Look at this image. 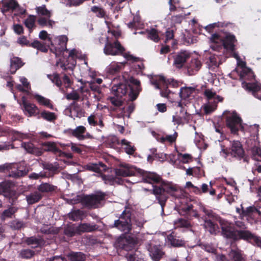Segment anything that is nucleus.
Returning a JSON list of instances; mask_svg holds the SVG:
<instances>
[{
	"instance_id": "nucleus-61",
	"label": "nucleus",
	"mask_w": 261,
	"mask_h": 261,
	"mask_svg": "<svg viewBox=\"0 0 261 261\" xmlns=\"http://www.w3.org/2000/svg\"><path fill=\"white\" fill-rule=\"evenodd\" d=\"M255 211H258V210L254 206H249L246 209L242 208V215L243 216H250Z\"/></svg>"
},
{
	"instance_id": "nucleus-18",
	"label": "nucleus",
	"mask_w": 261,
	"mask_h": 261,
	"mask_svg": "<svg viewBox=\"0 0 261 261\" xmlns=\"http://www.w3.org/2000/svg\"><path fill=\"white\" fill-rule=\"evenodd\" d=\"M190 57V54L187 51L178 52L174 56L173 65L177 68L181 69Z\"/></svg>"
},
{
	"instance_id": "nucleus-5",
	"label": "nucleus",
	"mask_w": 261,
	"mask_h": 261,
	"mask_svg": "<svg viewBox=\"0 0 261 261\" xmlns=\"http://www.w3.org/2000/svg\"><path fill=\"white\" fill-rule=\"evenodd\" d=\"M133 211L132 206H126L119 219L115 220L114 224L111 226V228H116L125 234L129 233L132 229V216Z\"/></svg>"
},
{
	"instance_id": "nucleus-58",
	"label": "nucleus",
	"mask_w": 261,
	"mask_h": 261,
	"mask_svg": "<svg viewBox=\"0 0 261 261\" xmlns=\"http://www.w3.org/2000/svg\"><path fill=\"white\" fill-rule=\"evenodd\" d=\"M182 119L184 120L186 123H188L191 120V115L187 112L182 116H177L176 117L174 116H173V121L176 122L177 124L181 122Z\"/></svg>"
},
{
	"instance_id": "nucleus-39",
	"label": "nucleus",
	"mask_w": 261,
	"mask_h": 261,
	"mask_svg": "<svg viewBox=\"0 0 261 261\" xmlns=\"http://www.w3.org/2000/svg\"><path fill=\"white\" fill-rule=\"evenodd\" d=\"M24 64V63L20 58L14 57L10 60L11 69L13 70L12 73H15L17 70L20 68Z\"/></svg>"
},
{
	"instance_id": "nucleus-56",
	"label": "nucleus",
	"mask_w": 261,
	"mask_h": 261,
	"mask_svg": "<svg viewBox=\"0 0 261 261\" xmlns=\"http://www.w3.org/2000/svg\"><path fill=\"white\" fill-rule=\"evenodd\" d=\"M34 255L35 251L29 249H22L20 251L19 253V256L21 258L24 259L31 258Z\"/></svg>"
},
{
	"instance_id": "nucleus-33",
	"label": "nucleus",
	"mask_w": 261,
	"mask_h": 261,
	"mask_svg": "<svg viewBox=\"0 0 261 261\" xmlns=\"http://www.w3.org/2000/svg\"><path fill=\"white\" fill-rule=\"evenodd\" d=\"M37 118H42L47 121L53 122L57 119V116L55 113L43 110L41 112H39V114L38 115Z\"/></svg>"
},
{
	"instance_id": "nucleus-60",
	"label": "nucleus",
	"mask_w": 261,
	"mask_h": 261,
	"mask_svg": "<svg viewBox=\"0 0 261 261\" xmlns=\"http://www.w3.org/2000/svg\"><path fill=\"white\" fill-rule=\"evenodd\" d=\"M178 156L181 158V161L184 164H187L193 161V156L190 154L179 153Z\"/></svg>"
},
{
	"instance_id": "nucleus-59",
	"label": "nucleus",
	"mask_w": 261,
	"mask_h": 261,
	"mask_svg": "<svg viewBox=\"0 0 261 261\" xmlns=\"http://www.w3.org/2000/svg\"><path fill=\"white\" fill-rule=\"evenodd\" d=\"M177 136V133L175 132L173 135H166L165 137H162L161 142L162 143L168 142L172 144L176 141Z\"/></svg>"
},
{
	"instance_id": "nucleus-10",
	"label": "nucleus",
	"mask_w": 261,
	"mask_h": 261,
	"mask_svg": "<svg viewBox=\"0 0 261 261\" xmlns=\"http://www.w3.org/2000/svg\"><path fill=\"white\" fill-rule=\"evenodd\" d=\"M115 173L116 176V177L106 176V175L102 177V179L105 180L106 184H109L111 185H113L115 183L122 185L123 184V180L121 178L119 177V176H131L134 174V172L127 167L116 168L115 169Z\"/></svg>"
},
{
	"instance_id": "nucleus-53",
	"label": "nucleus",
	"mask_w": 261,
	"mask_h": 261,
	"mask_svg": "<svg viewBox=\"0 0 261 261\" xmlns=\"http://www.w3.org/2000/svg\"><path fill=\"white\" fill-rule=\"evenodd\" d=\"M24 242L28 245H33V247H37L41 244L42 241L35 237H31L27 238L24 240Z\"/></svg>"
},
{
	"instance_id": "nucleus-36",
	"label": "nucleus",
	"mask_w": 261,
	"mask_h": 261,
	"mask_svg": "<svg viewBox=\"0 0 261 261\" xmlns=\"http://www.w3.org/2000/svg\"><path fill=\"white\" fill-rule=\"evenodd\" d=\"M193 205L192 204L182 206L180 211L181 212H184L185 214L187 215L189 217H194L198 218L199 215L198 212L196 210L193 209Z\"/></svg>"
},
{
	"instance_id": "nucleus-19",
	"label": "nucleus",
	"mask_w": 261,
	"mask_h": 261,
	"mask_svg": "<svg viewBox=\"0 0 261 261\" xmlns=\"http://www.w3.org/2000/svg\"><path fill=\"white\" fill-rule=\"evenodd\" d=\"M68 38L65 35L60 36L56 38L54 42L57 44V46H55L56 51V55H60L64 53V51H68L67 48V43L68 41Z\"/></svg>"
},
{
	"instance_id": "nucleus-29",
	"label": "nucleus",
	"mask_w": 261,
	"mask_h": 261,
	"mask_svg": "<svg viewBox=\"0 0 261 261\" xmlns=\"http://www.w3.org/2000/svg\"><path fill=\"white\" fill-rule=\"evenodd\" d=\"M230 256L232 261H247L246 255L239 248L231 249Z\"/></svg>"
},
{
	"instance_id": "nucleus-37",
	"label": "nucleus",
	"mask_w": 261,
	"mask_h": 261,
	"mask_svg": "<svg viewBox=\"0 0 261 261\" xmlns=\"http://www.w3.org/2000/svg\"><path fill=\"white\" fill-rule=\"evenodd\" d=\"M34 97L40 105L45 106L50 109H54V106L50 99L39 94H35Z\"/></svg>"
},
{
	"instance_id": "nucleus-30",
	"label": "nucleus",
	"mask_w": 261,
	"mask_h": 261,
	"mask_svg": "<svg viewBox=\"0 0 261 261\" xmlns=\"http://www.w3.org/2000/svg\"><path fill=\"white\" fill-rule=\"evenodd\" d=\"M85 168L90 171L100 173L102 170L106 171L107 166L101 162L96 163H89L85 166Z\"/></svg>"
},
{
	"instance_id": "nucleus-27",
	"label": "nucleus",
	"mask_w": 261,
	"mask_h": 261,
	"mask_svg": "<svg viewBox=\"0 0 261 261\" xmlns=\"http://www.w3.org/2000/svg\"><path fill=\"white\" fill-rule=\"evenodd\" d=\"M126 62H112L108 67V72L110 74H116L124 68Z\"/></svg>"
},
{
	"instance_id": "nucleus-15",
	"label": "nucleus",
	"mask_w": 261,
	"mask_h": 261,
	"mask_svg": "<svg viewBox=\"0 0 261 261\" xmlns=\"http://www.w3.org/2000/svg\"><path fill=\"white\" fill-rule=\"evenodd\" d=\"M129 92V87L126 83L123 82L122 77L118 84L114 85L112 87V93L117 97L122 98Z\"/></svg>"
},
{
	"instance_id": "nucleus-13",
	"label": "nucleus",
	"mask_w": 261,
	"mask_h": 261,
	"mask_svg": "<svg viewBox=\"0 0 261 261\" xmlns=\"http://www.w3.org/2000/svg\"><path fill=\"white\" fill-rule=\"evenodd\" d=\"M23 111L28 117L38 116L39 114L38 108L35 105L28 102L25 96L21 98Z\"/></svg>"
},
{
	"instance_id": "nucleus-14",
	"label": "nucleus",
	"mask_w": 261,
	"mask_h": 261,
	"mask_svg": "<svg viewBox=\"0 0 261 261\" xmlns=\"http://www.w3.org/2000/svg\"><path fill=\"white\" fill-rule=\"evenodd\" d=\"M47 77L53 83L59 88L62 87L63 83L65 84L66 88L70 87L72 84L69 76L65 73L63 74L62 77L63 81L61 80L60 75L57 73H54L53 74H48Z\"/></svg>"
},
{
	"instance_id": "nucleus-2",
	"label": "nucleus",
	"mask_w": 261,
	"mask_h": 261,
	"mask_svg": "<svg viewBox=\"0 0 261 261\" xmlns=\"http://www.w3.org/2000/svg\"><path fill=\"white\" fill-rule=\"evenodd\" d=\"M240 80L242 81V86L246 91L251 92L255 98L261 100V84L252 82L255 80V75L249 68L243 69L240 72Z\"/></svg>"
},
{
	"instance_id": "nucleus-28",
	"label": "nucleus",
	"mask_w": 261,
	"mask_h": 261,
	"mask_svg": "<svg viewBox=\"0 0 261 261\" xmlns=\"http://www.w3.org/2000/svg\"><path fill=\"white\" fill-rule=\"evenodd\" d=\"M68 218L73 221L83 220L86 217V212L80 209H72L67 215Z\"/></svg>"
},
{
	"instance_id": "nucleus-22",
	"label": "nucleus",
	"mask_w": 261,
	"mask_h": 261,
	"mask_svg": "<svg viewBox=\"0 0 261 261\" xmlns=\"http://www.w3.org/2000/svg\"><path fill=\"white\" fill-rule=\"evenodd\" d=\"M28 170L23 167H18L17 165L12 164V168L9 171V175L14 178L25 176L28 174Z\"/></svg>"
},
{
	"instance_id": "nucleus-35",
	"label": "nucleus",
	"mask_w": 261,
	"mask_h": 261,
	"mask_svg": "<svg viewBox=\"0 0 261 261\" xmlns=\"http://www.w3.org/2000/svg\"><path fill=\"white\" fill-rule=\"evenodd\" d=\"M195 91V89L193 87H182L179 94L181 99L186 100L190 98Z\"/></svg>"
},
{
	"instance_id": "nucleus-12",
	"label": "nucleus",
	"mask_w": 261,
	"mask_h": 261,
	"mask_svg": "<svg viewBox=\"0 0 261 261\" xmlns=\"http://www.w3.org/2000/svg\"><path fill=\"white\" fill-rule=\"evenodd\" d=\"M14 183L10 180H5L0 182V195L9 199L13 198L16 194L14 189Z\"/></svg>"
},
{
	"instance_id": "nucleus-40",
	"label": "nucleus",
	"mask_w": 261,
	"mask_h": 261,
	"mask_svg": "<svg viewBox=\"0 0 261 261\" xmlns=\"http://www.w3.org/2000/svg\"><path fill=\"white\" fill-rule=\"evenodd\" d=\"M202 211L205 214L202 217L204 221H205V219L218 220L220 218L219 216L214 213L212 210L207 209L206 208L203 207L202 208Z\"/></svg>"
},
{
	"instance_id": "nucleus-24",
	"label": "nucleus",
	"mask_w": 261,
	"mask_h": 261,
	"mask_svg": "<svg viewBox=\"0 0 261 261\" xmlns=\"http://www.w3.org/2000/svg\"><path fill=\"white\" fill-rule=\"evenodd\" d=\"M133 240L130 238L129 239L126 238H119L117 241V247L126 251L130 250L133 247Z\"/></svg>"
},
{
	"instance_id": "nucleus-48",
	"label": "nucleus",
	"mask_w": 261,
	"mask_h": 261,
	"mask_svg": "<svg viewBox=\"0 0 261 261\" xmlns=\"http://www.w3.org/2000/svg\"><path fill=\"white\" fill-rule=\"evenodd\" d=\"M36 17L34 15H30L24 20L25 26L29 29L30 33H32L33 29L35 27Z\"/></svg>"
},
{
	"instance_id": "nucleus-49",
	"label": "nucleus",
	"mask_w": 261,
	"mask_h": 261,
	"mask_svg": "<svg viewBox=\"0 0 261 261\" xmlns=\"http://www.w3.org/2000/svg\"><path fill=\"white\" fill-rule=\"evenodd\" d=\"M43 146L45 148V150L48 151H51L54 153L60 152V149L57 146L54 142H47L42 144Z\"/></svg>"
},
{
	"instance_id": "nucleus-4",
	"label": "nucleus",
	"mask_w": 261,
	"mask_h": 261,
	"mask_svg": "<svg viewBox=\"0 0 261 261\" xmlns=\"http://www.w3.org/2000/svg\"><path fill=\"white\" fill-rule=\"evenodd\" d=\"M151 83L156 89L160 90V93L162 97H167L171 94L175 92L172 91L169 88H178L179 83L173 79L166 80L162 75H156L152 77L150 80Z\"/></svg>"
},
{
	"instance_id": "nucleus-23",
	"label": "nucleus",
	"mask_w": 261,
	"mask_h": 261,
	"mask_svg": "<svg viewBox=\"0 0 261 261\" xmlns=\"http://www.w3.org/2000/svg\"><path fill=\"white\" fill-rule=\"evenodd\" d=\"M98 229V226L94 223H81L77 226L76 230L78 234L81 235L85 232H93Z\"/></svg>"
},
{
	"instance_id": "nucleus-3",
	"label": "nucleus",
	"mask_w": 261,
	"mask_h": 261,
	"mask_svg": "<svg viewBox=\"0 0 261 261\" xmlns=\"http://www.w3.org/2000/svg\"><path fill=\"white\" fill-rule=\"evenodd\" d=\"M221 227L222 236L233 242L240 240H244L247 243L250 239L252 232L250 230H238V229L231 226L229 224L223 222H220Z\"/></svg>"
},
{
	"instance_id": "nucleus-38",
	"label": "nucleus",
	"mask_w": 261,
	"mask_h": 261,
	"mask_svg": "<svg viewBox=\"0 0 261 261\" xmlns=\"http://www.w3.org/2000/svg\"><path fill=\"white\" fill-rule=\"evenodd\" d=\"M31 46L32 47L45 53L48 51L49 47V46L46 45V43L41 42L37 40H34V41L31 43Z\"/></svg>"
},
{
	"instance_id": "nucleus-21",
	"label": "nucleus",
	"mask_w": 261,
	"mask_h": 261,
	"mask_svg": "<svg viewBox=\"0 0 261 261\" xmlns=\"http://www.w3.org/2000/svg\"><path fill=\"white\" fill-rule=\"evenodd\" d=\"M236 42H237L236 37L234 35L231 34L226 35V36L222 39V43L224 48L230 51H234V43Z\"/></svg>"
},
{
	"instance_id": "nucleus-26",
	"label": "nucleus",
	"mask_w": 261,
	"mask_h": 261,
	"mask_svg": "<svg viewBox=\"0 0 261 261\" xmlns=\"http://www.w3.org/2000/svg\"><path fill=\"white\" fill-rule=\"evenodd\" d=\"M202 64L198 59H192L187 65L188 72L190 75L195 74L200 69Z\"/></svg>"
},
{
	"instance_id": "nucleus-50",
	"label": "nucleus",
	"mask_w": 261,
	"mask_h": 261,
	"mask_svg": "<svg viewBox=\"0 0 261 261\" xmlns=\"http://www.w3.org/2000/svg\"><path fill=\"white\" fill-rule=\"evenodd\" d=\"M76 229L77 226L73 224L65 228L64 230V233L68 237H72L76 234H78V231Z\"/></svg>"
},
{
	"instance_id": "nucleus-16",
	"label": "nucleus",
	"mask_w": 261,
	"mask_h": 261,
	"mask_svg": "<svg viewBox=\"0 0 261 261\" xmlns=\"http://www.w3.org/2000/svg\"><path fill=\"white\" fill-rule=\"evenodd\" d=\"M167 242L174 248L185 247L186 241L181 237L177 236L174 232H172L167 237Z\"/></svg>"
},
{
	"instance_id": "nucleus-1",
	"label": "nucleus",
	"mask_w": 261,
	"mask_h": 261,
	"mask_svg": "<svg viewBox=\"0 0 261 261\" xmlns=\"http://www.w3.org/2000/svg\"><path fill=\"white\" fill-rule=\"evenodd\" d=\"M178 189L176 185L171 182L162 180L160 185L153 186L152 194L155 196L162 208V213H164V207L166 205L169 195L176 198L178 197L176 193Z\"/></svg>"
},
{
	"instance_id": "nucleus-57",
	"label": "nucleus",
	"mask_w": 261,
	"mask_h": 261,
	"mask_svg": "<svg viewBox=\"0 0 261 261\" xmlns=\"http://www.w3.org/2000/svg\"><path fill=\"white\" fill-rule=\"evenodd\" d=\"M36 12L39 15L45 16L49 18L51 17V13L49 10L46 8L45 5L37 7L36 8Z\"/></svg>"
},
{
	"instance_id": "nucleus-32",
	"label": "nucleus",
	"mask_w": 261,
	"mask_h": 261,
	"mask_svg": "<svg viewBox=\"0 0 261 261\" xmlns=\"http://www.w3.org/2000/svg\"><path fill=\"white\" fill-rule=\"evenodd\" d=\"M70 261H85L86 255L82 252L71 251L67 255Z\"/></svg>"
},
{
	"instance_id": "nucleus-9",
	"label": "nucleus",
	"mask_w": 261,
	"mask_h": 261,
	"mask_svg": "<svg viewBox=\"0 0 261 261\" xmlns=\"http://www.w3.org/2000/svg\"><path fill=\"white\" fill-rule=\"evenodd\" d=\"M122 78L123 82L126 83L129 87V99L131 101H134L137 98L140 92L142 90L140 81L135 79L132 76H130V75L126 72L123 73Z\"/></svg>"
},
{
	"instance_id": "nucleus-52",
	"label": "nucleus",
	"mask_w": 261,
	"mask_h": 261,
	"mask_svg": "<svg viewBox=\"0 0 261 261\" xmlns=\"http://www.w3.org/2000/svg\"><path fill=\"white\" fill-rule=\"evenodd\" d=\"M248 243L261 249V237L254 233H252Z\"/></svg>"
},
{
	"instance_id": "nucleus-43",
	"label": "nucleus",
	"mask_w": 261,
	"mask_h": 261,
	"mask_svg": "<svg viewBox=\"0 0 261 261\" xmlns=\"http://www.w3.org/2000/svg\"><path fill=\"white\" fill-rule=\"evenodd\" d=\"M42 197V195L40 192L35 191L27 196L26 199L29 204H33L38 202Z\"/></svg>"
},
{
	"instance_id": "nucleus-25",
	"label": "nucleus",
	"mask_w": 261,
	"mask_h": 261,
	"mask_svg": "<svg viewBox=\"0 0 261 261\" xmlns=\"http://www.w3.org/2000/svg\"><path fill=\"white\" fill-rule=\"evenodd\" d=\"M19 4L16 0H5L2 2V11L7 13L9 11H14L17 10Z\"/></svg>"
},
{
	"instance_id": "nucleus-63",
	"label": "nucleus",
	"mask_w": 261,
	"mask_h": 261,
	"mask_svg": "<svg viewBox=\"0 0 261 261\" xmlns=\"http://www.w3.org/2000/svg\"><path fill=\"white\" fill-rule=\"evenodd\" d=\"M206 64L209 68L216 66L217 65V58L215 55H211L207 59Z\"/></svg>"
},
{
	"instance_id": "nucleus-55",
	"label": "nucleus",
	"mask_w": 261,
	"mask_h": 261,
	"mask_svg": "<svg viewBox=\"0 0 261 261\" xmlns=\"http://www.w3.org/2000/svg\"><path fill=\"white\" fill-rule=\"evenodd\" d=\"M251 151L252 159L261 162V149L258 147L254 146L251 148Z\"/></svg>"
},
{
	"instance_id": "nucleus-46",
	"label": "nucleus",
	"mask_w": 261,
	"mask_h": 261,
	"mask_svg": "<svg viewBox=\"0 0 261 261\" xmlns=\"http://www.w3.org/2000/svg\"><path fill=\"white\" fill-rule=\"evenodd\" d=\"M70 107L72 111L76 113L75 116L76 117L81 118L85 116V111L79 106L76 102L73 101L71 103Z\"/></svg>"
},
{
	"instance_id": "nucleus-41",
	"label": "nucleus",
	"mask_w": 261,
	"mask_h": 261,
	"mask_svg": "<svg viewBox=\"0 0 261 261\" xmlns=\"http://www.w3.org/2000/svg\"><path fill=\"white\" fill-rule=\"evenodd\" d=\"M216 220L205 219L204 227L211 234H216L218 229V226L215 222Z\"/></svg>"
},
{
	"instance_id": "nucleus-31",
	"label": "nucleus",
	"mask_w": 261,
	"mask_h": 261,
	"mask_svg": "<svg viewBox=\"0 0 261 261\" xmlns=\"http://www.w3.org/2000/svg\"><path fill=\"white\" fill-rule=\"evenodd\" d=\"M57 187L47 182H43L38 187L37 190L41 193H52L56 191Z\"/></svg>"
},
{
	"instance_id": "nucleus-54",
	"label": "nucleus",
	"mask_w": 261,
	"mask_h": 261,
	"mask_svg": "<svg viewBox=\"0 0 261 261\" xmlns=\"http://www.w3.org/2000/svg\"><path fill=\"white\" fill-rule=\"evenodd\" d=\"M91 11L95 13L97 17L99 18H103L106 15L105 10L102 8L97 6H92Z\"/></svg>"
},
{
	"instance_id": "nucleus-42",
	"label": "nucleus",
	"mask_w": 261,
	"mask_h": 261,
	"mask_svg": "<svg viewBox=\"0 0 261 261\" xmlns=\"http://www.w3.org/2000/svg\"><path fill=\"white\" fill-rule=\"evenodd\" d=\"M22 146L28 153L35 154L37 155L41 154V152L39 150V149L35 147L34 145L31 142H23L22 143Z\"/></svg>"
},
{
	"instance_id": "nucleus-44",
	"label": "nucleus",
	"mask_w": 261,
	"mask_h": 261,
	"mask_svg": "<svg viewBox=\"0 0 261 261\" xmlns=\"http://www.w3.org/2000/svg\"><path fill=\"white\" fill-rule=\"evenodd\" d=\"M146 32L147 34V37L155 42H158L160 40L159 31L154 29L151 28L150 29H146Z\"/></svg>"
},
{
	"instance_id": "nucleus-51",
	"label": "nucleus",
	"mask_w": 261,
	"mask_h": 261,
	"mask_svg": "<svg viewBox=\"0 0 261 261\" xmlns=\"http://www.w3.org/2000/svg\"><path fill=\"white\" fill-rule=\"evenodd\" d=\"M121 143L122 145L125 146L124 149L126 153L130 155H132L134 153L136 148L134 146L130 145V142H128L126 139H122L121 141Z\"/></svg>"
},
{
	"instance_id": "nucleus-8",
	"label": "nucleus",
	"mask_w": 261,
	"mask_h": 261,
	"mask_svg": "<svg viewBox=\"0 0 261 261\" xmlns=\"http://www.w3.org/2000/svg\"><path fill=\"white\" fill-rule=\"evenodd\" d=\"M107 194L101 191H98L89 195H84L81 199L82 204L88 208H97L101 205L106 199Z\"/></svg>"
},
{
	"instance_id": "nucleus-47",
	"label": "nucleus",
	"mask_w": 261,
	"mask_h": 261,
	"mask_svg": "<svg viewBox=\"0 0 261 261\" xmlns=\"http://www.w3.org/2000/svg\"><path fill=\"white\" fill-rule=\"evenodd\" d=\"M17 209L14 206H10L8 209L3 211L1 215V219L5 220L7 218H12V216L17 212Z\"/></svg>"
},
{
	"instance_id": "nucleus-62",
	"label": "nucleus",
	"mask_w": 261,
	"mask_h": 261,
	"mask_svg": "<svg viewBox=\"0 0 261 261\" xmlns=\"http://www.w3.org/2000/svg\"><path fill=\"white\" fill-rule=\"evenodd\" d=\"M17 42L21 46L31 47L30 41L27 39L25 36H21L19 37L17 41Z\"/></svg>"
},
{
	"instance_id": "nucleus-34",
	"label": "nucleus",
	"mask_w": 261,
	"mask_h": 261,
	"mask_svg": "<svg viewBox=\"0 0 261 261\" xmlns=\"http://www.w3.org/2000/svg\"><path fill=\"white\" fill-rule=\"evenodd\" d=\"M71 135L77 138L79 140H84V134L86 132L85 126L81 125L76 127L74 129H70Z\"/></svg>"
},
{
	"instance_id": "nucleus-17",
	"label": "nucleus",
	"mask_w": 261,
	"mask_h": 261,
	"mask_svg": "<svg viewBox=\"0 0 261 261\" xmlns=\"http://www.w3.org/2000/svg\"><path fill=\"white\" fill-rule=\"evenodd\" d=\"M142 180L144 182L153 185L160 184L163 179L159 174L154 172H150L143 171L141 173Z\"/></svg>"
},
{
	"instance_id": "nucleus-6",
	"label": "nucleus",
	"mask_w": 261,
	"mask_h": 261,
	"mask_svg": "<svg viewBox=\"0 0 261 261\" xmlns=\"http://www.w3.org/2000/svg\"><path fill=\"white\" fill-rule=\"evenodd\" d=\"M229 143V147L221 145V152L225 155V157L230 156L238 160L243 159V162L248 163L249 158L245 155L241 143L239 141L233 140Z\"/></svg>"
},
{
	"instance_id": "nucleus-7",
	"label": "nucleus",
	"mask_w": 261,
	"mask_h": 261,
	"mask_svg": "<svg viewBox=\"0 0 261 261\" xmlns=\"http://www.w3.org/2000/svg\"><path fill=\"white\" fill-rule=\"evenodd\" d=\"M125 50V48L118 40H115L113 43L107 42L103 49L105 54L107 55H122L127 61L133 62L138 61V58L129 54L124 53Z\"/></svg>"
},
{
	"instance_id": "nucleus-20",
	"label": "nucleus",
	"mask_w": 261,
	"mask_h": 261,
	"mask_svg": "<svg viewBox=\"0 0 261 261\" xmlns=\"http://www.w3.org/2000/svg\"><path fill=\"white\" fill-rule=\"evenodd\" d=\"M148 251L149 255L153 261H160L165 256V252L160 246H150Z\"/></svg>"
},
{
	"instance_id": "nucleus-45",
	"label": "nucleus",
	"mask_w": 261,
	"mask_h": 261,
	"mask_svg": "<svg viewBox=\"0 0 261 261\" xmlns=\"http://www.w3.org/2000/svg\"><path fill=\"white\" fill-rule=\"evenodd\" d=\"M175 228H190L192 227L190 221L184 218H178L174 221Z\"/></svg>"
},
{
	"instance_id": "nucleus-11",
	"label": "nucleus",
	"mask_w": 261,
	"mask_h": 261,
	"mask_svg": "<svg viewBox=\"0 0 261 261\" xmlns=\"http://www.w3.org/2000/svg\"><path fill=\"white\" fill-rule=\"evenodd\" d=\"M225 122L226 126L230 129L232 134H238L239 129L243 128L242 124V120L236 112L227 115Z\"/></svg>"
},
{
	"instance_id": "nucleus-64",
	"label": "nucleus",
	"mask_w": 261,
	"mask_h": 261,
	"mask_svg": "<svg viewBox=\"0 0 261 261\" xmlns=\"http://www.w3.org/2000/svg\"><path fill=\"white\" fill-rule=\"evenodd\" d=\"M80 96L75 91H72L71 93H68L66 95V98L68 100H73L74 101H78L80 99Z\"/></svg>"
}]
</instances>
